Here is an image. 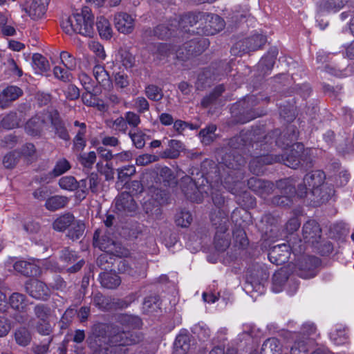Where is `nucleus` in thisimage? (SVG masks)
Returning <instances> with one entry per match:
<instances>
[{
  "mask_svg": "<svg viewBox=\"0 0 354 354\" xmlns=\"http://www.w3.org/2000/svg\"><path fill=\"white\" fill-rule=\"evenodd\" d=\"M115 207L121 213H132L137 209V203L129 192H123L115 198Z\"/></svg>",
  "mask_w": 354,
  "mask_h": 354,
  "instance_id": "23",
  "label": "nucleus"
},
{
  "mask_svg": "<svg viewBox=\"0 0 354 354\" xmlns=\"http://www.w3.org/2000/svg\"><path fill=\"white\" fill-rule=\"evenodd\" d=\"M212 74V71L209 67L204 68L197 75V79L195 82L196 90L203 91L215 81Z\"/></svg>",
  "mask_w": 354,
  "mask_h": 354,
  "instance_id": "38",
  "label": "nucleus"
},
{
  "mask_svg": "<svg viewBox=\"0 0 354 354\" xmlns=\"http://www.w3.org/2000/svg\"><path fill=\"white\" fill-rule=\"evenodd\" d=\"M265 131L264 125L252 126L250 129L241 131L239 134L229 140V151L222 156L221 162L218 165L220 169L224 168L231 176L234 175V181L232 183L239 185V180L244 178L243 167L246 163L245 158L243 155L244 151L255 146L263 150L261 144L262 135Z\"/></svg>",
  "mask_w": 354,
  "mask_h": 354,
  "instance_id": "3",
  "label": "nucleus"
},
{
  "mask_svg": "<svg viewBox=\"0 0 354 354\" xmlns=\"http://www.w3.org/2000/svg\"><path fill=\"white\" fill-rule=\"evenodd\" d=\"M59 185L61 189L73 192L77 190L79 187V182L72 176H66L59 180Z\"/></svg>",
  "mask_w": 354,
  "mask_h": 354,
  "instance_id": "55",
  "label": "nucleus"
},
{
  "mask_svg": "<svg viewBox=\"0 0 354 354\" xmlns=\"http://www.w3.org/2000/svg\"><path fill=\"white\" fill-rule=\"evenodd\" d=\"M175 348L181 350L183 353H187L190 348V337L187 333H180L175 339L174 343Z\"/></svg>",
  "mask_w": 354,
  "mask_h": 354,
  "instance_id": "54",
  "label": "nucleus"
},
{
  "mask_svg": "<svg viewBox=\"0 0 354 354\" xmlns=\"http://www.w3.org/2000/svg\"><path fill=\"white\" fill-rule=\"evenodd\" d=\"M266 41V35L256 32L236 41L232 47L231 53L235 55L241 56L243 54L261 49Z\"/></svg>",
  "mask_w": 354,
  "mask_h": 354,
  "instance_id": "10",
  "label": "nucleus"
},
{
  "mask_svg": "<svg viewBox=\"0 0 354 354\" xmlns=\"http://www.w3.org/2000/svg\"><path fill=\"white\" fill-rule=\"evenodd\" d=\"M144 209L145 212L151 216L153 219H161L162 214L161 205L153 204L151 201H147L144 205Z\"/></svg>",
  "mask_w": 354,
  "mask_h": 354,
  "instance_id": "59",
  "label": "nucleus"
},
{
  "mask_svg": "<svg viewBox=\"0 0 354 354\" xmlns=\"http://www.w3.org/2000/svg\"><path fill=\"white\" fill-rule=\"evenodd\" d=\"M302 236L306 243H317L322 236L319 224L315 220L307 221L302 227Z\"/></svg>",
  "mask_w": 354,
  "mask_h": 354,
  "instance_id": "21",
  "label": "nucleus"
},
{
  "mask_svg": "<svg viewBox=\"0 0 354 354\" xmlns=\"http://www.w3.org/2000/svg\"><path fill=\"white\" fill-rule=\"evenodd\" d=\"M120 62L126 69H130L135 65L136 59L129 50H121L119 52Z\"/></svg>",
  "mask_w": 354,
  "mask_h": 354,
  "instance_id": "63",
  "label": "nucleus"
},
{
  "mask_svg": "<svg viewBox=\"0 0 354 354\" xmlns=\"http://www.w3.org/2000/svg\"><path fill=\"white\" fill-rule=\"evenodd\" d=\"M71 168V165L68 160L63 158L61 159H59L52 170V174L54 175V176L58 177L68 171Z\"/></svg>",
  "mask_w": 354,
  "mask_h": 354,
  "instance_id": "64",
  "label": "nucleus"
},
{
  "mask_svg": "<svg viewBox=\"0 0 354 354\" xmlns=\"http://www.w3.org/2000/svg\"><path fill=\"white\" fill-rule=\"evenodd\" d=\"M142 339L141 332L122 330L111 322H98L93 326L86 344L93 354H127V346L138 344Z\"/></svg>",
  "mask_w": 354,
  "mask_h": 354,
  "instance_id": "2",
  "label": "nucleus"
},
{
  "mask_svg": "<svg viewBox=\"0 0 354 354\" xmlns=\"http://www.w3.org/2000/svg\"><path fill=\"white\" fill-rule=\"evenodd\" d=\"M277 55L278 50L276 48L269 50L258 63V70L263 75L270 74L274 67Z\"/></svg>",
  "mask_w": 354,
  "mask_h": 354,
  "instance_id": "29",
  "label": "nucleus"
},
{
  "mask_svg": "<svg viewBox=\"0 0 354 354\" xmlns=\"http://www.w3.org/2000/svg\"><path fill=\"white\" fill-rule=\"evenodd\" d=\"M326 176L322 169L313 170L304 177V182L307 183L310 192L313 196H319L321 187L324 185Z\"/></svg>",
  "mask_w": 354,
  "mask_h": 354,
  "instance_id": "17",
  "label": "nucleus"
},
{
  "mask_svg": "<svg viewBox=\"0 0 354 354\" xmlns=\"http://www.w3.org/2000/svg\"><path fill=\"white\" fill-rule=\"evenodd\" d=\"M348 329L344 327L337 328L335 331L330 333V339L336 345H342L348 340Z\"/></svg>",
  "mask_w": 354,
  "mask_h": 354,
  "instance_id": "51",
  "label": "nucleus"
},
{
  "mask_svg": "<svg viewBox=\"0 0 354 354\" xmlns=\"http://www.w3.org/2000/svg\"><path fill=\"white\" fill-rule=\"evenodd\" d=\"M22 89L17 86H8L0 93V108L5 109L23 95Z\"/></svg>",
  "mask_w": 354,
  "mask_h": 354,
  "instance_id": "27",
  "label": "nucleus"
},
{
  "mask_svg": "<svg viewBox=\"0 0 354 354\" xmlns=\"http://www.w3.org/2000/svg\"><path fill=\"white\" fill-rule=\"evenodd\" d=\"M61 27L63 31L72 35L74 33L84 37H93L94 35V15L88 6L82 8L80 13H73L62 20Z\"/></svg>",
  "mask_w": 354,
  "mask_h": 354,
  "instance_id": "5",
  "label": "nucleus"
},
{
  "mask_svg": "<svg viewBox=\"0 0 354 354\" xmlns=\"http://www.w3.org/2000/svg\"><path fill=\"white\" fill-rule=\"evenodd\" d=\"M225 26L224 19L218 15L205 12L196 33L199 35H214L223 30Z\"/></svg>",
  "mask_w": 354,
  "mask_h": 354,
  "instance_id": "11",
  "label": "nucleus"
},
{
  "mask_svg": "<svg viewBox=\"0 0 354 354\" xmlns=\"http://www.w3.org/2000/svg\"><path fill=\"white\" fill-rule=\"evenodd\" d=\"M321 263L322 261L319 257L304 256L297 262V274L305 279L313 278L317 274V269Z\"/></svg>",
  "mask_w": 354,
  "mask_h": 354,
  "instance_id": "12",
  "label": "nucleus"
},
{
  "mask_svg": "<svg viewBox=\"0 0 354 354\" xmlns=\"http://www.w3.org/2000/svg\"><path fill=\"white\" fill-rule=\"evenodd\" d=\"M216 131V126L215 124H210L205 128L202 129L198 133V136L201 140V142L205 145H209L215 140V132Z\"/></svg>",
  "mask_w": 354,
  "mask_h": 354,
  "instance_id": "49",
  "label": "nucleus"
},
{
  "mask_svg": "<svg viewBox=\"0 0 354 354\" xmlns=\"http://www.w3.org/2000/svg\"><path fill=\"white\" fill-rule=\"evenodd\" d=\"M223 171V174H221L219 165L214 161L206 159L201 165V178L196 180L187 177L182 182L181 190L187 199L196 203L203 202L204 194L211 195L216 209H212L209 215L213 212L221 210L228 216V211L223 209L225 198L221 193L222 187L235 195L239 205L246 207L255 205V198L248 191L243 190L245 187L243 179H240L239 185H236L232 183L234 181V178H232L234 175L231 176L224 168Z\"/></svg>",
  "mask_w": 354,
  "mask_h": 354,
  "instance_id": "1",
  "label": "nucleus"
},
{
  "mask_svg": "<svg viewBox=\"0 0 354 354\" xmlns=\"http://www.w3.org/2000/svg\"><path fill=\"white\" fill-rule=\"evenodd\" d=\"M100 230H96L93 234V245L104 252L112 253L115 255L122 256L121 245L113 241L107 235L100 236Z\"/></svg>",
  "mask_w": 354,
  "mask_h": 354,
  "instance_id": "13",
  "label": "nucleus"
},
{
  "mask_svg": "<svg viewBox=\"0 0 354 354\" xmlns=\"http://www.w3.org/2000/svg\"><path fill=\"white\" fill-rule=\"evenodd\" d=\"M10 307L19 312H26L28 306L26 296L19 292H13L8 300Z\"/></svg>",
  "mask_w": 354,
  "mask_h": 354,
  "instance_id": "43",
  "label": "nucleus"
},
{
  "mask_svg": "<svg viewBox=\"0 0 354 354\" xmlns=\"http://www.w3.org/2000/svg\"><path fill=\"white\" fill-rule=\"evenodd\" d=\"M92 301L93 305L101 310L109 311L113 310L112 298L105 296L100 292L93 293Z\"/></svg>",
  "mask_w": 354,
  "mask_h": 354,
  "instance_id": "44",
  "label": "nucleus"
},
{
  "mask_svg": "<svg viewBox=\"0 0 354 354\" xmlns=\"http://www.w3.org/2000/svg\"><path fill=\"white\" fill-rule=\"evenodd\" d=\"M255 150L259 152L255 153V156H252L248 165L249 170L255 175L263 174L266 170V166L277 163L282 160V156L270 153L271 151H264L261 150L259 147H254Z\"/></svg>",
  "mask_w": 354,
  "mask_h": 354,
  "instance_id": "9",
  "label": "nucleus"
},
{
  "mask_svg": "<svg viewBox=\"0 0 354 354\" xmlns=\"http://www.w3.org/2000/svg\"><path fill=\"white\" fill-rule=\"evenodd\" d=\"M270 101L269 96L262 93L247 95L238 100L230 107L232 122L235 124H245L266 114L263 109L257 108L261 102L268 104Z\"/></svg>",
  "mask_w": 354,
  "mask_h": 354,
  "instance_id": "4",
  "label": "nucleus"
},
{
  "mask_svg": "<svg viewBox=\"0 0 354 354\" xmlns=\"http://www.w3.org/2000/svg\"><path fill=\"white\" fill-rule=\"evenodd\" d=\"M48 119L54 130L55 134L61 140L68 142L71 140L68 131L66 129L64 121L56 109L52 110L48 113Z\"/></svg>",
  "mask_w": 354,
  "mask_h": 354,
  "instance_id": "19",
  "label": "nucleus"
},
{
  "mask_svg": "<svg viewBox=\"0 0 354 354\" xmlns=\"http://www.w3.org/2000/svg\"><path fill=\"white\" fill-rule=\"evenodd\" d=\"M85 225L83 221H74L68 229L67 236L73 241L78 240L83 235Z\"/></svg>",
  "mask_w": 354,
  "mask_h": 354,
  "instance_id": "50",
  "label": "nucleus"
},
{
  "mask_svg": "<svg viewBox=\"0 0 354 354\" xmlns=\"http://www.w3.org/2000/svg\"><path fill=\"white\" fill-rule=\"evenodd\" d=\"M14 339L17 345L26 347L30 344L32 335L28 328L19 326L14 332Z\"/></svg>",
  "mask_w": 354,
  "mask_h": 354,
  "instance_id": "45",
  "label": "nucleus"
},
{
  "mask_svg": "<svg viewBox=\"0 0 354 354\" xmlns=\"http://www.w3.org/2000/svg\"><path fill=\"white\" fill-rule=\"evenodd\" d=\"M93 75L97 82L105 90L113 88V82L104 65L95 64L93 68Z\"/></svg>",
  "mask_w": 354,
  "mask_h": 354,
  "instance_id": "33",
  "label": "nucleus"
},
{
  "mask_svg": "<svg viewBox=\"0 0 354 354\" xmlns=\"http://www.w3.org/2000/svg\"><path fill=\"white\" fill-rule=\"evenodd\" d=\"M135 19L127 12H118L114 16V24L117 30L123 34L131 33L134 29Z\"/></svg>",
  "mask_w": 354,
  "mask_h": 354,
  "instance_id": "25",
  "label": "nucleus"
},
{
  "mask_svg": "<svg viewBox=\"0 0 354 354\" xmlns=\"http://www.w3.org/2000/svg\"><path fill=\"white\" fill-rule=\"evenodd\" d=\"M68 203V199L63 196H53L46 200L45 207L50 211H55L64 207Z\"/></svg>",
  "mask_w": 354,
  "mask_h": 354,
  "instance_id": "47",
  "label": "nucleus"
},
{
  "mask_svg": "<svg viewBox=\"0 0 354 354\" xmlns=\"http://www.w3.org/2000/svg\"><path fill=\"white\" fill-rule=\"evenodd\" d=\"M171 46L167 43H157L153 46L152 53L156 57L161 60L165 57H168L171 54Z\"/></svg>",
  "mask_w": 354,
  "mask_h": 354,
  "instance_id": "53",
  "label": "nucleus"
},
{
  "mask_svg": "<svg viewBox=\"0 0 354 354\" xmlns=\"http://www.w3.org/2000/svg\"><path fill=\"white\" fill-rule=\"evenodd\" d=\"M75 221V217L71 213H66L57 217L53 223V227L58 232H64Z\"/></svg>",
  "mask_w": 354,
  "mask_h": 354,
  "instance_id": "46",
  "label": "nucleus"
},
{
  "mask_svg": "<svg viewBox=\"0 0 354 354\" xmlns=\"http://www.w3.org/2000/svg\"><path fill=\"white\" fill-rule=\"evenodd\" d=\"M312 92L311 87L308 84H297L289 88L288 94L292 95L297 94L302 98L306 99L310 95Z\"/></svg>",
  "mask_w": 354,
  "mask_h": 354,
  "instance_id": "60",
  "label": "nucleus"
},
{
  "mask_svg": "<svg viewBox=\"0 0 354 354\" xmlns=\"http://www.w3.org/2000/svg\"><path fill=\"white\" fill-rule=\"evenodd\" d=\"M162 301L158 295L146 297L142 304V312L145 315L157 316L162 313Z\"/></svg>",
  "mask_w": 354,
  "mask_h": 354,
  "instance_id": "28",
  "label": "nucleus"
},
{
  "mask_svg": "<svg viewBox=\"0 0 354 354\" xmlns=\"http://www.w3.org/2000/svg\"><path fill=\"white\" fill-rule=\"evenodd\" d=\"M32 64L35 69L39 72H46L50 69V64L48 59L39 53H34L32 55Z\"/></svg>",
  "mask_w": 354,
  "mask_h": 354,
  "instance_id": "56",
  "label": "nucleus"
},
{
  "mask_svg": "<svg viewBox=\"0 0 354 354\" xmlns=\"http://www.w3.org/2000/svg\"><path fill=\"white\" fill-rule=\"evenodd\" d=\"M1 127L5 129H12L19 126V119L16 112H10L1 121Z\"/></svg>",
  "mask_w": 354,
  "mask_h": 354,
  "instance_id": "58",
  "label": "nucleus"
},
{
  "mask_svg": "<svg viewBox=\"0 0 354 354\" xmlns=\"http://www.w3.org/2000/svg\"><path fill=\"white\" fill-rule=\"evenodd\" d=\"M212 226L215 230L213 243L216 250L225 252L230 245V237L227 233L229 218L225 212L218 210L209 215Z\"/></svg>",
  "mask_w": 354,
  "mask_h": 354,
  "instance_id": "7",
  "label": "nucleus"
},
{
  "mask_svg": "<svg viewBox=\"0 0 354 354\" xmlns=\"http://www.w3.org/2000/svg\"><path fill=\"white\" fill-rule=\"evenodd\" d=\"M297 250L295 245L281 243L272 247L268 252V259L270 261L277 266H281L287 263L290 259L291 252H295Z\"/></svg>",
  "mask_w": 354,
  "mask_h": 354,
  "instance_id": "14",
  "label": "nucleus"
},
{
  "mask_svg": "<svg viewBox=\"0 0 354 354\" xmlns=\"http://www.w3.org/2000/svg\"><path fill=\"white\" fill-rule=\"evenodd\" d=\"M13 268L15 271L26 277H39L41 274V268L33 261L19 260L14 263Z\"/></svg>",
  "mask_w": 354,
  "mask_h": 354,
  "instance_id": "26",
  "label": "nucleus"
},
{
  "mask_svg": "<svg viewBox=\"0 0 354 354\" xmlns=\"http://www.w3.org/2000/svg\"><path fill=\"white\" fill-rule=\"evenodd\" d=\"M247 185L251 191L265 199L269 196L274 189V184L272 182L262 180L257 177H251L249 178Z\"/></svg>",
  "mask_w": 354,
  "mask_h": 354,
  "instance_id": "18",
  "label": "nucleus"
},
{
  "mask_svg": "<svg viewBox=\"0 0 354 354\" xmlns=\"http://www.w3.org/2000/svg\"><path fill=\"white\" fill-rule=\"evenodd\" d=\"M233 247L235 250L244 251L249 246L250 241L245 228L233 227L232 229Z\"/></svg>",
  "mask_w": 354,
  "mask_h": 354,
  "instance_id": "34",
  "label": "nucleus"
},
{
  "mask_svg": "<svg viewBox=\"0 0 354 354\" xmlns=\"http://www.w3.org/2000/svg\"><path fill=\"white\" fill-rule=\"evenodd\" d=\"M234 65L233 59L229 61L225 59L214 62L208 67L212 71L214 80L220 81L232 71Z\"/></svg>",
  "mask_w": 354,
  "mask_h": 354,
  "instance_id": "24",
  "label": "nucleus"
},
{
  "mask_svg": "<svg viewBox=\"0 0 354 354\" xmlns=\"http://www.w3.org/2000/svg\"><path fill=\"white\" fill-rule=\"evenodd\" d=\"M274 187L280 191L281 194L289 196L291 198L295 196L296 187L292 178L280 179L276 182Z\"/></svg>",
  "mask_w": 354,
  "mask_h": 354,
  "instance_id": "41",
  "label": "nucleus"
},
{
  "mask_svg": "<svg viewBox=\"0 0 354 354\" xmlns=\"http://www.w3.org/2000/svg\"><path fill=\"white\" fill-rule=\"evenodd\" d=\"M204 13L203 12H187L178 17L173 18L171 21L174 24L171 25L176 26L177 29H180L182 32H189V28L203 21Z\"/></svg>",
  "mask_w": 354,
  "mask_h": 354,
  "instance_id": "15",
  "label": "nucleus"
},
{
  "mask_svg": "<svg viewBox=\"0 0 354 354\" xmlns=\"http://www.w3.org/2000/svg\"><path fill=\"white\" fill-rule=\"evenodd\" d=\"M99 281L101 286L107 289H115L121 283L120 277L112 270L101 272L99 275Z\"/></svg>",
  "mask_w": 354,
  "mask_h": 354,
  "instance_id": "35",
  "label": "nucleus"
},
{
  "mask_svg": "<svg viewBox=\"0 0 354 354\" xmlns=\"http://www.w3.org/2000/svg\"><path fill=\"white\" fill-rule=\"evenodd\" d=\"M48 0H32L25 10L34 20L41 19L47 10Z\"/></svg>",
  "mask_w": 354,
  "mask_h": 354,
  "instance_id": "30",
  "label": "nucleus"
},
{
  "mask_svg": "<svg viewBox=\"0 0 354 354\" xmlns=\"http://www.w3.org/2000/svg\"><path fill=\"white\" fill-rule=\"evenodd\" d=\"M295 98L288 100L279 104V115L287 122H292L297 117Z\"/></svg>",
  "mask_w": 354,
  "mask_h": 354,
  "instance_id": "32",
  "label": "nucleus"
},
{
  "mask_svg": "<svg viewBox=\"0 0 354 354\" xmlns=\"http://www.w3.org/2000/svg\"><path fill=\"white\" fill-rule=\"evenodd\" d=\"M100 178L97 173L92 172L88 176L79 181V197L86 198L88 192L96 194L99 190Z\"/></svg>",
  "mask_w": 354,
  "mask_h": 354,
  "instance_id": "20",
  "label": "nucleus"
},
{
  "mask_svg": "<svg viewBox=\"0 0 354 354\" xmlns=\"http://www.w3.org/2000/svg\"><path fill=\"white\" fill-rule=\"evenodd\" d=\"M115 319L123 328L131 330L140 329L143 324L142 320L139 316L127 313L118 315Z\"/></svg>",
  "mask_w": 354,
  "mask_h": 354,
  "instance_id": "31",
  "label": "nucleus"
},
{
  "mask_svg": "<svg viewBox=\"0 0 354 354\" xmlns=\"http://www.w3.org/2000/svg\"><path fill=\"white\" fill-rule=\"evenodd\" d=\"M171 19L173 18H170L167 24H160L154 27L152 30H150L151 35L159 39H165L171 37L175 30H177L176 26L171 25V24H174Z\"/></svg>",
  "mask_w": 354,
  "mask_h": 354,
  "instance_id": "36",
  "label": "nucleus"
},
{
  "mask_svg": "<svg viewBox=\"0 0 354 354\" xmlns=\"http://www.w3.org/2000/svg\"><path fill=\"white\" fill-rule=\"evenodd\" d=\"M96 28L101 39L109 40L113 37V29L109 21L103 16L97 17Z\"/></svg>",
  "mask_w": 354,
  "mask_h": 354,
  "instance_id": "42",
  "label": "nucleus"
},
{
  "mask_svg": "<svg viewBox=\"0 0 354 354\" xmlns=\"http://www.w3.org/2000/svg\"><path fill=\"white\" fill-rule=\"evenodd\" d=\"M250 213L245 208H235L231 214V221L233 227L245 228L248 225L247 220L250 218Z\"/></svg>",
  "mask_w": 354,
  "mask_h": 354,
  "instance_id": "40",
  "label": "nucleus"
},
{
  "mask_svg": "<svg viewBox=\"0 0 354 354\" xmlns=\"http://www.w3.org/2000/svg\"><path fill=\"white\" fill-rule=\"evenodd\" d=\"M185 45L186 48L187 47H194V48L192 50V53L200 54L209 47V41L206 38L198 37L191 39L189 42L186 43Z\"/></svg>",
  "mask_w": 354,
  "mask_h": 354,
  "instance_id": "48",
  "label": "nucleus"
},
{
  "mask_svg": "<svg viewBox=\"0 0 354 354\" xmlns=\"http://www.w3.org/2000/svg\"><path fill=\"white\" fill-rule=\"evenodd\" d=\"M299 132L297 127L293 124L288 125L282 132L279 129H274L268 133L262 135L261 145L264 151H272L274 147L281 149L292 148L298 140Z\"/></svg>",
  "mask_w": 354,
  "mask_h": 354,
  "instance_id": "6",
  "label": "nucleus"
},
{
  "mask_svg": "<svg viewBox=\"0 0 354 354\" xmlns=\"http://www.w3.org/2000/svg\"><path fill=\"white\" fill-rule=\"evenodd\" d=\"M225 91V87L223 84L216 86L209 94L205 95L202 98L201 101V106L207 109L214 104Z\"/></svg>",
  "mask_w": 354,
  "mask_h": 354,
  "instance_id": "39",
  "label": "nucleus"
},
{
  "mask_svg": "<svg viewBox=\"0 0 354 354\" xmlns=\"http://www.w3.org/2000/svg\"><path fill=\"white\" fill-rule=\"evenodd\" d=\"M46 124V118L43 113H37L30 118L25 124L26 133L32 137H40Z\"/></svg>",
  "mask_w": 354,
  "mask_h": 354,
  "instance_id": "22",
  "label": "nucleus"
},
{
  "mask_svg": "<svg viewBox=\"0 0 354 354\" xmlns=\"http://www.w3.org/2000/svg\"><path fill=\"white\" fill-rule=\"evenodd\" d=\"M96 153L95 151H89L88 153H82L77 157L80 165L85 169H92L96 161Z\"/></svg>",
  "mask_w": 354,
  "mask_h": 354,
  "instance_id": "57",
  "label": "nucleus"
},
{
  "mask_svg": "<svg viewBox=\"0 0 354 354\" xmlns=\"http://www.w3.org/2000/svg\"><path fill=\"white\" fill-rule=\"evenodd\" d=\"M184 149V144L180 140L171 139L168 142V147L160 156L162 158L176 159Z\"/></svg>",
  "mask_w": 354,
  "mask_h": 354,
  "instance_id": "37",
  "label": "nucleus"
},
{
  "mask_svg": "<svg viewBox=\"0 0 354 354\" xmlns=\"http://www.w3.org/2000/svg\"><path fill=\"white\" fill-rule=\"evenodd\" d=\"M193 218L191 212L186 209H182L175 216V223L176 225L181 227H188L192 222Z\"/></svg>",
  "mask_w": 354,
  "mask_h": 354,
  "instance_id": "52",
  "label": "nucleus"
},
{
  "mask_svg": "<svg viewBox=\"0 0 354 354\" xmlns=\"http://www.w3.org/2000/svg\"><path fill=\"white\" fill-rule=\"evenodd\" d=\"M311 151V149H306L302 142H296L290 149L288 153L279 154L282 156V160L279 162H282L287 167L294 169L300 167L307 170L313 167L314 161L312 158Z\"/></svg>",
  "mask_w": 354,
  "mask_h": 354,
  "instance_id": "8",
  "label": "nucleus"
},
{
  "mask_svg": "<svg viewBox=\"0 0 354 354\" xmlns=\"http://www.w3.org/2000/svg\"><path fill=\"white\" fill-rule=\"evenodd\" d=\"M147 97L153 101H159L163 97L162 88L154 84H149L145 89Z\"/></svg>",
  "mask_w": 354,
  "mask_h": 354,
  "instance_id": "62",
  "label": "nucleus"
},
{
  "mask_svg": "<svg viewBox=\"0 0 354 354\" xmlns=\"http://www.w3.org/2000/svg\"><path fill=\"white\" fill-rule=\"evenodd\" d=\"M86 131H77L73 140V150L82 151L86 146Z\"/></svg>",
  "mask_w": 354,
  "mask_h": 354,
  "instance_id": "61",
  "label": "nucleus"
},
{
  "mask_svg": "<svg viewBox=\"0 0 354 354\" xmlns=\"http://www.w3.org/2000/svg\"><path fill=\"white\" fill-rule=\"evenodd\" d=\"M26 292L32 298L48 301L50 296V291L47 285L37 279H30L25 283Z\"/></svg>",
  "mask_w": 354,
  "mask_h": 354,
  "instance_id": "16",
  "label": "nucleus"
}]
</instances>
